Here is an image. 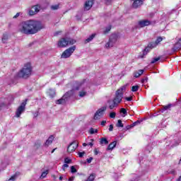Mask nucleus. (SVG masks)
<instances>
[{"label":"nucleus","mask_w":181,"mask_h":181,"mask_svg":"<svg viewBox=\"0 0 181 181\" xmlns=\"http://www.w3.org/2000/svg\"><path fill=\"white\" fill-rule=\"evenodd\" d=\"M43 29L42 23L35 20H28L18 25V32L23 35H35Z\"/></svg>","instance_id":"1"},{"label":"nucleus","mask_w":181,"mask_h":181,"mask_svg":"<svg viewBox=\"0 0 181 181\" xmlns=\"http://www.w3.org/2000/svg\"><path fill=\"white\" fill-rule=\"evenodd\" d=\"M32 74V66L28 63L21 69L17 74V77L19 78H29Z\"/></svg>","instance_id":"2"},{"label":"nucleus","mask_w":181,"mask_h":181,"mask_svg":"<svg viewBox=\"0 0 181 181\" xmlns=\"http://www.w3.org/2000/svg\"><path fill=\"white\" fill-rule=\"evenodd\" d=\"M76 40L69 37H63L58 42V47H66V46H70L76 43Z\"/></svg>","instance_id":"3"},{"label":"nucleus","mask_w":181,"mask_h":181,"mask_svg":"<svg viewBox=\"0 0 181 181\" xmlns=\"http://www.w3.org/2000/svg\"><path fill=\"white\" fill-rule=\"evenodd\" d=\"M127 85H124L123 86H122L119 89H118L116 91L115 98L113 100V101H115V103L119 104V103H121V101H122V98L124 97V91H125V90H127Z\"/></svg>","instance_id":"4"},{"label":"nucleus","mask_w":181,"mask_h":181,"mask_svg":"<svg viewBox=\"0 0 181 181\" xmlns=\"http://www.w3.org/2000/svg\"><path fill=\"white\" fill-rule=\"evenodd\" d=\"M74 94V89H72L68 92H66L62 98L56 100V104L60 105V104H65L66 101H67V98H69V97H71Z\"/></svg>","instance_id":"5"},{"label":"nucleus","mask_w":181,"mask_h":181,"mask_svg":"<svg viewBox=\"0 0 181 181\" xmlns=\"http://www.w3.org/2000/svg\"><path fill=\"white\" fill-rule=\"evenodd\" d=\"M76 50V45H74L67 49H66L62 54L61 57L62 59H69L73 53H74V51Z\"/></svg>","instance_id":"6"},{"label":"nucleus","mask_w":181,"mask_h":181,"mask_svg":"<svg viewBox=\"0 0 181 181\" xmlns=\"http://www.w3.org/2000/svg\"><path fill=\"white\" fill-rule=\"evenodd\" d=\"M117 35L115 34H112L110 39H109V42H107V44L105 45V47L106 49H110V47H112V46H114V45H115V42H117Z\"/></svg>","instance_id":"7"},{"label":"nucleus","mask_w":181,"mask_h":181,"mask_svg":"<svg viewBox=\"0 0 181 181\" xmlns=\"http://www.w3.org/2000/svg\"><path fill=\"white\" fill-rule=\"evenodd\" d=\"M40 5L39 4L33 6L28 11V15H30V16H33V15L39 13V12H40Z\"/></svg>","instance_id":"8"},{"label":"nucleus","mask_w":181,"mask_h":181,"mask_svg":"<svg viewBox=\"0 0 181 181\" xmlns=\"http://www.w3.org/2000/svg\"><path fill=\"white\" fill-rule=\"evenodd\" d=\"M107 110V107L104 106L98 110V111L94 115V119H100L103 115H104V112Z\"/></svg>","instance_id":"9"},{"label":"nucleus","mask_w":181,"mask_h":181,"mask_svg":"<svg viewBox=\"0 0 181 181\" xmlns=\"http://www.w3.org/2000/svg\"><path fill=\"white\" fill-rule=\"evenodd\" d=\"M26 107V100L25 101H23L21 105L18 107V108L17 109L16 112V117L17 118H19V117H21V115H22V112H23V111H25V108Z\"/></svg>","instance_id":"10"},{"label":"nucleus","mask_w":181,"mask_h":181,"mask_svg":"<svg viewBox=\"0 0 181 181\" xmlns=\"http://www.w3.org/2000/svg\"><path fill=\"white\" fill-rule=\"evenodd\" d=\"M78 147V143L76 141L71 142L67 148V152L69 153H71V152H74L76 151V148Z\"/></svg>","instance_id":"11"},{"label":"nucleus","mask_w":181,"mask_h":181,"mask_svg":"<svg viewBox=\"0 0 181 181\" xmlns=\"http://www.w3.org/2000/svg\"><path fill=\"white\" fill-rule=\"evenodd\" d=\"M94 5V0H87L83 6L84 11H90Z\"/></svg>","instance_id":"12"},{"label":"nucleus","mask_w":181,"mask_h":181,"mask_svg":"<svg viewBox=\"0 0 181 181\" xmlns=\"http://www.w3.org/2000/svg\"><path fill=\"white\" fill-rule=\"evenodd\" d=\"M158 45L155 42H150L148 46L144 49V54H146L148 52H151L152 49H154V47H156Z\"/></svg>","instance_id":"13"},{"label":"nucleus","mask_w":181,"mask_h":181,"mask_svg":"<svg viewBox=\"0 0 181 181\" xmlns=\"http://www.w3.org/2000/svg\"><path fill=\"white\" fill-rule=\"evenodd\" d=\"M158 45L155 42H150L148 46L144 49V54H146L148 52H151L152 49H154V47H156Z\"/></svg>","instance_id":"14"},{"label":"nucleus","mask_w":181,"mask_h":181,"mask_svg":"<svg viewBox=\"0 0 181 181\" xmlns=\"http://www.w3.org/2000/svg\"><path fill=\"white\" fill-rule=\"evenodd\" d=\"M133 1L132 3V8H134V9H136L139 8L144 4V1L142 0H132Z\"/></svg>","instance_id":"15"},{"label":"nucleus","mask_w":181,"mask_h":181,"mask_svg":"<svg viewBox=\"0 0 181 181\" xmlns=\"http://www.w3.org/2000/svg\"><path fill=\"white\" fill-rule=\"evenodd\" d=\"M151 25V21L148 20H142L139 21V25L140 28H145V26H149Z\"/></svg>","instance_id":"16"},{"label":"nucleus","mask_w":181,"mask_h":181,"mask_svg":"<svg viewBox=\"0 0 181 181\" xmlns=\"http://www.w3.org/2000/svg\"><path fill=\"white\" fill-rule=\"evenodd\" d=\"M54 140V136H50L48 139L45 141L44 146L47 148L49 145H52L53 144V141Z\"/></svg>","instance_id":"17"},{"label":"nucleus","mask_w":181,"mask_h":181,"mask_svg":"<svg viewBox=\"0 0 181 181\" xmlns=\"http://www.w3.org/2000/svg\"><path fill=\"white\" fill-rule=\"evenodd\" d=\"M181 49V38L176 42L173 47V52H177V50H180Z\"/></svg>","instance_id":"18"},{"label":"nucleus","mask_w":181,"mask_h":181,"mask_svg":"<svg viewBox=\"0 0 181 181\" xmlns=\"http://www.w3.org/2000/svg\"><path fill=\"white\" fill-rule=\"evenodd\" d=\"M115 146H117V141L110 143L107 148V151H112Z\"/></svg>","instance_id":"19"},{"label":"nucleus","mask_w":181,"mask_h":181,"mask_svg":"<svg viewBox=\"0 0 181 181\" xmlns=\"http://www.w3.org/2000/svg\"><path fill=\"white\" fill-rule=\"evenodd\" d=\"M108 103H109L110 110H114V108H115V107H117V105H118V104L117 103H115V100L109 101Z\"/></svg>","instance_id":"20"},{"label":"nucleus","mask_w":181,"mask_h":181,"mask_svg":"<svg viewBox=\"0 0 181 181\" xmlns=\"http://www.w3.org/2000/svg\"><path fill=\"white\" fill-rule=\"evenodd\" d=\"M142 74H144V69H140L134 73V77H135L136 78H138V77H139L140 76H142Z\"/></svg>","instance_id":"21"},{"label":"nucleus","mask_w":181,"mask_h":181,"mask_svg":"<svg viewBox=\"0 0 181 181\" xmlns=\"http://www.w3.org/2000/svg\"><path fill=\"white\" fill-rule=\"evenodd\" d=\"M47 94L49 95V97H51V98H53V97L56 95V90L54 89H49Z\"/></svg>","instance_id":"22"},{"label":"nucleus","mask_w":181,"mask_h":181,"mask_svg":"<svg viewBox=\"0 0 181 181\" xmlns=\"http://www.w3.org/2000/svg\"><path fill=\"white\" fill-rule=\"evenodd\" d=\"M8 39H9V35L7 33H4L1 39L2 42L6 43V42H8Z\"/></svg>","instance_id":"23"},{"label":"nucleus","mask_w":181,"mask_h":181,"mask_svg":"<svg viewBox=\"0 0 181 181\" xmlns=\"http://www.w3.org/2000/svg\"><path fill=\"white\" fill-rule=\"evenodd\" d=\"M95 37V34H92L85 40V43H90V42H91V40H93V39H94Z\"/></svg>","instance_id":"24"},{"label":"nucleus","mask_w":181,"mask_h":181,"mask_svg":"<svg viewBox=\"0 0 181 181\" xmlns=\"http://www.w3.org/2000/svg\"><path fill=\"white\" fill-rule=\"evenodd\" d=\"M100 145H108V140L106 138H102L100 141Z\"/></svg>","instance_id":"25"},{"label":"nucleus","mask_w":181,"mask_h":181,"mask_svg":"<svg viewBox=\"0 0 181 181\" xmlns=\"http://www.w3.org/2000/svg\"><path fill=\"white\" fill-rule=\"evenodd\" d=\"M87 95V91L86 90H82L79 91V97L83 98V97H86Z\"/></svg>","instance_id":"26"},{"label":"nucleus","mask_w":181,"mask_h":181,"mask_svg":"<svg viewBox=\"0 0 181 181\" xmlns=\"http://www.w3.org/2000/svg\"><path fill=\"white\" fill-rule=\"evenodd\" d=\"M170 107H172V105H168L163 106V108H161L160 110L161 112H165V111L170 109Z\"/></svg>","instance_id":"27"},{"label":"nucleus","mask_w":181,"mask_h":181,"mask_svg":"<svg viewBox=\"0 0 181 181\" xmlns=\"http://www.w3.org/2000/svg\"><path fill=\"white\" fill-rule=\"evenodd\" d=\"M116 127H117V128H124V124H122V121L121 119L117 120Z\"/></svg>","instance_id":"28"},{"label":"nucleus","mask_w":181,"mask_h":181,"mask_svg":"<svg viewBox=\"0 0 181 181\" xmlns=\"http://www.w3.org/2000/svg\"><path fill=\"white\" fill-rule=\"evenodd\" d=\"M47 175H49V170L44 171L41 174L40 179H45V177H46V176H47Z\"/></svg>","instance_id":"29"},{"label":"nucleus","mask_w":181,"mask_h":181,"mask_svg":"<svg viewBox=\"0 0 181 181\" xmlns=\"http://www.w3.org/2000/svg\"><path fill=\"white\" fill-rule=\"evenodd\" d=\"M97 132H98V129H97L90 128L89 130V134H90L91 135H93L94 134H97Z\"/></svg>","instance_id":"30"},{"label":"nucleus","mask_w":181,"mask_h":181,"mask_svg":"<svg viewBox=\"0 0 181 181\" xmlns=\"http://www.w3.org/2000/svg\"><path fill=\"white\" fill-rule=\"evenodd\" d=\"M59 8H60V5L59 4H55V5L51 6V9L52 11H57V9H59Z\"/></svg>","instance_id":"31"},{"label":"nucleus","mask_w":181,"mask_h":181,"mask_svg":"<svg viewBox=\"0 0 181 181\" xmlns=\"http://www.w3.org/2000/svg\"><path fill=\"white\" fill-rule=\"evenodd\" d=\"M138 90H139V86H134L132 87V91H133V93L136 92Z\"/></svg>","instance_id":"32"},{"label":"nucleus","mask_w":181,"mask_h":181,"mask_svg":"<svg viewBox=\"0 0 181 181\" xmlns=\"http://www.w3.org/2000/svg\"><path fill=\"white\" fill-rule=\"evenodd\" d=\"M162 40H163V38H162V37H158L156 40V45H159L160 43V42H162Z\"/></svg>","instance_id":"33"},{"label":"nucleus","mask_w":181,"mask_h":181,"mask_svg":"<svg viewBox=\"0 0 181 181\" xmlns=\"http://www.w3.org/2000/svg\"><path fill=\"white\" fill-rule=\"evenodd\" d=\"M159 60H160V57L153 58L151 63V64H153L156 63V62H159Z\"/></svg>","instance_id":"34"},{"label":"nucleus","mask_w":181,"mask_h":181,"mask_svg":"<svg viewBox=\"0 0 181 181\" xmlns=\"http://www.w3.org/2000/svg\"><path fill=\"white\" fill-rule=\"evenodd\" d=\"M110 30H111V25H108L107 27H106L105 30L103 32V33L106 35V33H108Z\"/></svg>","instance_id":"35"},{"label":"nucleus","mask_w":181,"mask_h":181,"mask_svg":"<svg viewBox=\"0 0 181 181\" xmlns=\"http://www.w3.org/2000/svg\"><path fill=\"white\" fill-rule=\"evenodd\" d=\"M120 112H122V114H124V116L128 114V112H127V110L125 108H122L120 110Z\"/></svg>","instance_id":"36"},{"label":"nucleus","mask_w":181,"mask_h":181,"mask_svg":"<svg viewBox=\"0 0 181 181\" xmlns=\"http://www.w3.org/2000/svg\"><path fill=\"white\" fill-rule=\"evenodd\" d=\"M40 147V142L37 141L35 144L34 148L35 149H39V148Z\"/></svg>","instance_id":"37"},{"label":"nucleus","mask_w":181,"mask_h":181,"mask_svg":"<svg viewBox=\"0 0 181 181\" xmlns=\"http://www.w3.org/2000/svg\"><path fill=\"white\" fill-rule=\"evenodd\" d=\"M141 124V122L139 120H137L136 122H134L133 124H132V127H136V125H139Z\"/></svg>","instance_id":"38"},{"label":"nucleus","mask_w":181,"mask_h":181,"mask_svg":"<svg viewBox=\"0 0 181 181\" xmlns=\"http://www.w3.org/2000/svg\"><path fill=\"white\" fill-rule=\"evenodd\" d=\"M71 173H77V170L76 169V168L74 166L72 165L71 167Z\"/></svg>","instance_id":"39"},{"label":"nucleus","mask_w":181,"mask_h":181,"mask_svg":"<svg viewBox=\"0 0 181 181\" xmlns=\"http://www.w3.org/2000/svg\"><path fill=\"white\" fill-rule=\"evenodd\" d=\"M146 150H147L148 152H151V151H152V146H151V144H148V145L146 147Z\"/></svg>","instance_id":"40"},{"label":"nucleus","mask_w":181,"mask_h":181,"mask_svg":"<svg viewBox=\"0 0 181 181\" xmlns=\"http://www.w3.org/2000/svg\"><path fill=\"white\" fill-rule=\"evenodd\" d=\"M115 115H117V113H115V112H112L110 114V118H115Z\"/></svg>","instance_id":"41"},{"label":"nucleus","mask_w":181,"mask_h":181,"mask_svg":"<svg viewBox=\"0 0 181 181\" xmlns=\"http://www.w3.org/2000/svg\"><path fill=\"white\" fill-rule=\"evenodd\" d=\"M78 155L79 158H83L84 156V155H86V152H84V151L78 152Z\"/></svg>","instance_id":"42"},{"label":"nucleus","mask_w":181,"mask_h":181,"mask_svg":"<svg viewBox=\"0 0 181 181\" xmlns=\"http://www.w3.org/2000/svg\"><path fill=\"white\" fill-rule=\"evenodd\" d=\"M132 128H133L132 124L128 125V126H127V127L124 128V131H128V130H129V129H132Z\"/></svg>","instance_id":"43"},{"label":"nucleus","mask_w":181,"mask_h":181,"mask_svg":"<svg viewBox=\"0 0 181 181\" xmlns=\"http://www.w3.org/2000/svg\"><path fill=\"white\" fill-rule=\"evenodd\" d=\"M71 162V159H70L69 158H65V159H64L65 163H70Z\"/></svg>","instance_id":"44"},{"label":"nucleus","mask_w":181,"mask_h":181,"mask_svg":"<svg viewBox=\"0 0 181 181\" xmlns=\"http://www.w3.org/2000/svg\"><path fill=\"white\" fill-rule=\"evenodd\" d=\"M66 168H69V164H67V163L64 164L63 166H62L63 170H65V169H66Z\"/></svg>","instance_id":"45"},{"label":"nucleus","mask_w":181,"mask_h":181,"mask_svg":"<svg viewBox=\"0 0 181 181\" xmlns=\"http://www.w3.org/2000/svg\"><path fill=\"white\" fill-rule=\"evenodd\" d=\"M93 161V157H90L89 158H87V162L88 163H91V162Z\"/></svg>","instance_id":"46"},{"label":"nucleus","mask_w":181,"mask_h":181,"mask_svg":"<svg viewBox=\"0 0 181 181\" xmlns=\"http://www.w3.org/2000/svg\"><path fill=\"white\" fill-rule=\"evenodd\" d=\"M112 129H114V125L110 124V127H109V131L112 132Z\"/></svg>","instance_id":"47"},{"label":"nucleus","mask_w":181,"mask_h":181,"mask_svg":"<svg viewBox=\"0 0 181 181\" xmlns=\"http://www.w3.org/2000/svg\"><path fill=\"white\" fill-rule=\"evenodd\" d=\"M21 15V13H17L14 16L13 18L16 19V18H19V16Z\"/></svg>","instance_id":"48"},{"label":"nucleus","mask_w":181,"mask_h":181,"mask_svg":"<svg viewBox=\"0 0 181 181\" xmlns=\"http://www.w3.org/2000/svg\"><path fill=\"white\" fill-rule=\"evenodd\" d=\"M105 124H107V121H105V120L102 121L101 123H100V124H101L103 127H104V126L105 125Z\"/></svg>","instance_id":"49"},{"label":"nucleus","mask_w":181,"mask_h":181,"mask_svg":"<svg viewBox=\"0 0 181 181\" xmlns=\"http://www.w3.org/2000/svg\"><path fill=\"white\" fill-rule=\"evenodd\" d=\"M125 100H127V101H132V97L125 98Z\"/></svg>","instance_id":"50"},{"label":"nucleus","mask_w":181,"mask_h":181,"mask_svg":"<svg viewBox=\"0 0 181 181\" xmlns=\"http://www.w3.org/2000/svg\"><path fill=\"white\" fill-rule=\"evenodd\" d=\"M99 153H100V152L98 151V150L97 148H95V149L94 150V153H95V155H98Z\"/></svg>","instance_id":"51"},{"label":"nucleus","mask_w":181,"mask_h":181,"mask_svg":"<svg viewBox=\"0 0 181 181\" xmlns=\"http://www.w3.org/2000/svg\"><path fill=\"white\" fill-rule=\"evenodd\" d=\"M147 81H148V78H146L141 80V83H145V82L146 83Z\"/></svg>","instance_id":"52"},{"label":"nucleus","mask_w":181,"mask_h":181,"mask_svg":"<svg viewBox=\"0 0 181 181\" xmlns=\"http://www.w3.org/2000/svg\"><path fill=\"white\" fill-rule=\"evenodd\" d=\"M169 173H171L172 175H175V170H173L170 171Z\"/></svg>","instance_id":"53"},{"label":"nucleus","mask_w":181,"mask_h":181,"mask_svg":"<svg viewBox=\"0 0 181 181\" xmlns=\"http://www.w3.org/2000/svg\"><path fill=\"white\" fill-rule=\"evenodd\" d=\"M73 180H74V177H69V181H73Z\"/></svg>","instance_id":"54"},{"label":"nucleus","mask_w":181,"mask_h":181,"mask_svg":"<svg viewBox=\"0 0 181 181\" xmlns=\"http://www.w3.org/2000/svg\"><path fill=\"white\" fill-rule=\"evenodd\" d=\"M106 4H110L112 0H105Z\"/></svg>","instance_id":"55"},{"label":"nucleus","mask_w":181,"mask_h":181,"mask_svg":"<svg viewBox=\"0 0 181 181\" xmlns=\"http://www.w3.org/2000/svg\"><path fill=\"white\" fill-rule=\"evenodd\" d=\"M88 145L89 146H93V142H89V143H88Z\"/></svg>","instance_id":"56"},{"label":"nucleus","mask_w":181,"mask_h":181,"mask_svg":"<svg viewBox=\"0 0 181 181\" xmlns=\"http://www.w3.org/2000/svg\"><path fill=\"white\" fill-rule=\"evenodd\" d=\"M56 149H57V148H54V149L51 151V153H54V151H56Z\"/></svg>","instance_id":"57"},{"label":"nucleus","mask_w":181,"mask_h":181,"mask_svg":"<svg viewBox=\"0 0 181 181\" xmlns=\"http://www.w3.org/2000/svg\"><path fill=\"white\" fill-rule=\"evenodd\" d=\"M139 179L136 178V179H134V180H130V181H139Z\"/></svg>","instance_id":"58"},{"label":"nucleus","mask_w":181,"mask_h":181,"mask_svg":"<svg viewBox=\"0 0 181 181\" xmlns=\"http://www.w3.org/2000/svg\"><path fill=\"white\" fill-rule=\"evenodd\" d=\"M59 33H62V32H57L54 35L57 36V35H59Z\"/></svg>","instance_id":"59"},{"label":"nucleus","mask_w":181,"mask_h":181,"mask_svg":"<svg viewBox=\"0 0 181 181\" xmlns=\"http://www.w3.org/2000/svg\"><path fill=\"white\" fill-rule=\"evenodd\" d=\"M88 146V144H86V143L83 144V146Z\"/></svg>","instance_id":"60"},{"label":"nucleus","mask_w":181,"mask_h":181,"mask_svg":"<svg viewBox=\"0 0 181 181\" xmlns=\"http://www.w3.org/2000/svg\"><path fill=\"white\" fill-rule=\"evenodd\" d=\"M153 15H154L153 13H150V17L152 18V16H153Z\"/></svg>","instance_id":"61"},{"label":"nucleus","mask_w":181,"mask_h":181,"mask_svg":"<svg viewBox=\"0 0 181 181\" xmlns=\"http://www.w3.org/2000/svg\"><path fill=\"white\" fill-rule=\"evenodd\" d=\"M33 45H35V42L30 43V46H33Z\"/></svg>","instance_id":"62"},{"label":"nucleus","mask_w":181,"mask_h":181,"mask_svg":"<svg viewBox=\"0 0 181 181\" xmlns=\"http://www.w3.org/2000/svg\"><path fill=\"white\" fill-rule=\"evenodd\" d=\"M59 180H63V177L62 176L59 177Z\"/></svg>","instance_id":"63"},{"label":"nucleus","mask_w":181,"mask_h":181,"mask_svg":"<svg viewBox=\"0 0 181 181\" xmlns=\"http://www.w3.org/2000/svg\"><path fill=\"white\" fill-rule=\"evenodd\" d=\"M177 181H181V176L177 180Z\"/></svg>","instance_id":"64"}]
</instances>
